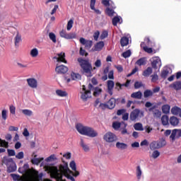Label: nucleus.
<instances>
[{
  "mask_svg": "<svg viewBox=\"0 0 181 181\" xmlns=\"http://www.w3.org/2000/svg\"><path fill=\"white\" fill-rule=\"evenodd\" d=\"M20 42H22V36H21V34L17 33L15 37V45L18 46V45H19Z\"/></svg>",
  "mask_w": 181,
  "mask_h": 181,
  "instance_id": "38",
  "label": "nucleus"
},
{
  "mask_svg": "<svg viewBox=\"0 0 181 181\" xmlns=\"http://www.w3.org/2000/svg\"><path fill=\"white\" fill-rule=\"evenodd\" d=\"M106 14L107 16H110L112 17L114 16V13H115V11H114V10H112V8H107L105 10Z\"/></svg>",
  "mask_w": 181,
  "mask_h": 181,
  "instance_id": "43",
  "label": "nucleus"
},
{
  "mask_svg": "<svg viewBox=\"0 0 181 181\" xmlns=\"http://www.w3.org/2000/svg\"><path fill=\"white\" fill-rule=\"evenodd\" d=\"M122 126L120 128V132L122 135H127L128 134V130L127 129V127H128V124L122 122Z\"/></svg>",
  "mask_w": 181,
  "mask_h": 181,
  "instance_id": "24",
  "label": "nucleus"
},
{
  "mask_svg": "<svg viewBox=\"0 0 181 181\" xmlns=\"http://www.w3.org/2000/svg\"><path fill=\"white\" fill-rule=\"evenodd\" d=\"M146 108H148L149 112H153V115L155 118H160L162 116V112L156 108V105L152 104L151 102H146L145 104Z\"/></svg>",
  "mask_w": 181,
  "mask_h": 181,
  "instance_id": "5",
  "label": "nucleus"
},
{
  "mask_svg": "<svg viewBox=\"0 0 181 181\" xmlns=\"http://www.w3.org/2000/svg\"><path fill=\"white\" fill-rule=\"evenodd\" d=\"M56 94L59 95V97H67V92L62 90H57Z\"/></svg>",
  "mask_w": 181,
  "mask_h": 181,
  "instance_id": "37",
  "label": "nucleus"
},
{
  "mask_svg": "<svg viewBox=\"0 0 181 181\" xmlns=\"http://www.w3.org/2000/svg\"><path fill=\"white\" fill-rule=\"evenodd\" d=\"M8 156H15L16 153L15 150L13 149H7Z\"/></svg>",
  "mask_w": 181,
  "mask_h": 181,
  "instance_id": "61",
  "label": "nucleus"
},
{
  "mask_svg": "<svg viewBox=\"0 0 181 181\" xmlns=\"http://www.w3.org/2000/svg\"><path fill=\"white\" fill-rule=\"evenodd\" d=\"M94 40H98V37H100V31L97 30L93 34Z\"/></svg>",
  "mask_w": 181,
  "mask_h": 181,
  "instance_id": "64",
  "label": "nucleus"
},
{
  "mask_svg": "<svg viewBox=\"0 0 181 181\" xmlns=\"http://www.w3.org/2000/svg\"><path fill=\"white\" fill-rule=\"evenodd\" d=\"M59 36L63 37L64 39H66L67 40H70L71 39H76L77 37V35L76 33H67V31L62 30L59 32Z\"/></svg>",
  "mask_w": 181,
  "mask_h": 181,
  "instance_id": "9",
  "label": "nucleus"
},
{
  "mask_svg": "<svg viewBox=\"0 0 181 181\" xmlns=\"http://www.w3.org/2000/svg\"><path fill=\"white\" fill-rule=\"evenodd\" d=\"M129 43V39L127 37H123L120 40V45L122 47H124L125 46H128V44Z\"/></svg>",
  "mask_w": 181,
  "mask_h": 181,
  "instance_id": "26",
  "label": "nucleus"
},
{
  "mask_svg": "<svg viewBox=\"0 0 181 181\" xmlns=\"http://www.w3.org/2000/svg\"><path fill=\"white\" fill-rule=\"evenodd\" d=\"M71 77L72 80H75V81L81 80V75H80L79 74H76L74 72H72L71 74Z\"/></svg>",
  "mask_w": 181,
  "mask_h": 181,
  "instance_id": "36",
  "label": "nucleus"
},
{
  "mask_svg": "<svg viewBox=\"0 0 181 181\" xmlns=\"http://www.w3.org/2000/svg\"><path fill=\"white\" fill-rule=\"evenodd\" d=\"M159 156H160V152L158 150H154L151 156H150V158H153V159H158Z\"/></svg>",
  "mask_w": 181,
  "mask_h": 181,
  "instance_id": "35",
  "label": "nucleus"
},
{
  "mask_svg": "<svg viewBox=\"0 0 181 181\" xmlns=\"http://www.w3.org/2000/svg\"><path fill=\"white\" fill-rule=\"evenodd\" d=\"M116 148L121 150L127 149L128 148V144L118 141L116 143Z\"/></svg>",
  "mask_w": 181,
  "mask_h": 181,
  "instance_id": "28",
  "label": "nucleus"
},
{
  "mask_svg": "<svg viewBox=\"0 0 181 181\" xmlns=\"http://www.w3.org/2000/svg\"><path fill=\"white\" fill-rule=\"evenodd\" d=\"M136 64L137 66H145L146 64V57H142L139 59L136 62Z\"/></svg>",
  "mask_w": 181,
  "mask_h": 181,
  "instance_id": "29",
  "label": "nucleus"
},
{
  "mask_svg": "<svg viewBox=\"0 0 181 181\" xmlns=\"http://www.w3.org/2000/svg\"><path fill=\"white\" fill-rule=\"evenodd\" d=\"M168 74H169V71L163 70V71H161L160 76L162 77V78H166L168 77Z\"/></svg>",
  "mask_w": 181,
  "mask_h": 181,
  "instance_id": "56",
  "label": "nucleus"
},
{
  "mask_svg": "<svg viewBox=\"0 0 181 181\" xmlns=\"http://www.w3.org/2000/svg\"><path fill=\"white\" fill-rule=\"evenodd\" d=\"M2 163L7 166V172L8 173H12L16 170V163H15L12 158L4 156L2 159Z\"/></svg>",
  "mask_w": 181,
  "mask_h": 181,
  "instance_id": "4",
  "label": "nucleus"
},
{
  "mask_svg": "<svg viewBox=\"0 0 181 181\" xmlns=\"http://www.w3.org/2000/svg\"><path fill=\"white\" fill-rule=\"evenodd\" d=\"M142 86H143L142 82L136 81L134 83V88H141Z\"/></svg>",
  "mask_w": 181,
  "mask_h": 181,
  "instance_id": "63",
  "label": "nucleus"
},
{
  "mask_svg": "<svg viewBox=\"0 0 181 181\" xmlns=\"http://www.w3.org/2000/svg\"><path fill=\"white\" fill-rule=\"evenodd\" d=\"M145 112L143 110L139 109H134L129 115V118L132 121L136 122V121H139L141 118H143Z\"/></svg>",
  "mask_w": 181,
  "mask_h": 181,
  "instance_id": "6",
  "label": "nucleus"
},
{
  "mask_svg": "<svg viewBox=\"0 0 181 181\" xmlns=\"http://www.w3.org/2000/svg\"><path fill=\"white\" fill-rule=\"evenodd\" d=\"M103 139L104 141H105V142L111 144L112 142H115L118 139V138L114 133L108 132L104 135Z\"/></svg>",
  "mask_w": 181,
  "mask_h": 181,
  "instance_id": "8",
  "label": "nucleus"
},
{
  "mask_svg": "<svg viewBox=\"0 0 181 181\" xmlns=\"http://www.w3.org/2000/svg\"><path fill=\"white\" fill-rule=\"evenodd\" d=\"M55 71L58 74H66L69 71V68L64 65H60L55 68Z\"/></svg>",
  "mask_w": 181,
  "mask_h": 181,
  "instance_id": "13",
  "label": "nucleus"
},
{
  "mask_svg": "<svg viewBox=\"0 0 181 181\" xmlns=\"http://www.w3.org/2000/svg\"><path fill=\"white\" fill-rule=\"evenodd\" d=\"M49 37L50 40L53 42V43H56L57 40H56V35L53 33H49Z\"/></svg>",
  "mask_w": 181,
  "mask_h": 181,
  "instance_id": "49",
  "label": "nucleus"
},
{
  "mask_svg": "<svg viewBox=\"0 0 181 181\" xmlns=\"http://www.w3.org/2000/svg\"><path fill=\"white\" fill-rule=\"evenodd\" d=\"M170 88H173L176 91L181 90V81H177L170 85Z\"/></svg>",
  "mask_w": 181,
  "mask_h": 181,
  "instance_id": "19",
  "label": "nucleus"
},
{
  "mask_svg": "<svg viewBox=\"0 0 181 181\" xmlns=\"http://www.w3.org/2000/svg\"><path fill=\"white\" fill-rule=\"evenodd\" d=\"M1 118L4 121H6V119H8V110H3L1 111Z\"/></svg>",
  "mask_w": 181,
  "mask_h": 181,
  "instance_id": "46",
  "label": "nucleus"
},
{
  "mask_svg": "<svg viewBox=\"0 0 181 181\" xmlns=\"http://www.w3.org/2000/svg\"><path fill=\"white\" fill-rule=\"evenodd\" d=\"M136 174L137 179L139 180L142 176V170H141V166L139 165L136 167Z\"/></svg>",
  "mask_w": 181,
  "mask_h": 181,
  "instance_id": "39",
  "label": "nucleus"
},
{
  "mask_svg": "<svg viewBox=\"0 0 181 181\" xmlns=\"http://www.w3.org/2000/svg\"><path fill=\"white\" fill-rule=\"evenodd\" d=\"M83 90L85 91L84 93H81V98L83 101H87L88 98V94H91V90L90 89L88 90H86V86H83Z\"/></svg>",
  "mask_w": 181,
  "mask_h": 181,
  "instance_id": "18",
  "label": "nucleus"
},
{
  "mask_svg": "<svg viewBox=\"0 0 181 181\" xmlns=\"http://www.w3.org/2000/svg\"><path fill=\"white\" fill-rule=\"evenodd\" d=\"M143 50H144V52H146V53H153V49L151 47H143Z\"/></svg>",
  "mask_w": 181,
  "mask_h": 181,
  "instance_id": "57",
  "label": "nucleus"
},
{
  "mask_svg": "<svg viewBox=\"0 0 181 181\" xmlns=\"http://www.w3.org/2000/svg\"><path fill=\"white\" fill-rule=\"evenodd\" d=\"M120 21H121V19L119 18V17H118V16L114 17L112 21V23L113 26H117V25L118 23H119Z\"/></svg>",
  "mask_w": 181,
  "mask_h": 181,
  "instance_id": "47",
  "label": "nucleus"
},
{
  "mask_svg": "<svg viewBox=\"0 0 181 181\" xmlns=\"http://www.w3.org/2000/svg\"><path fill=\"white\" fill-rule=\"evenodd\" d=\"M131 50L128 49L127 51H125L124 52H123L122 54V57H124V59H127V57H131Z\"/></svg>",
  "mask_w": 181,
  "mask_h": 181,
  "instance_id": "51",
  "label": "nucleus"
},
{
  "mask_svg": "<svg viewBox=\"0 0 181 181\" xmlns=\"http://www.w3.org/2000/svg\"><path fill=\"white\" fill-rule=\"evenodd\" d=\"M54 169L56 170L55 176L58 181H63V176H65V177H67L71 181H76L74 177L70 175V173H73V171L69 168V164L67 163L64 162V165H59L60 173H59L57 167H54Z\"/></svg>",
  "mask_w": 181,
  "mask_h": 181,
  "instance_id": "1",
  "label": "nucleus"
},
{
  "mask_svg": "<svg viewBox=\"0 0 181 181\" xmlns=\"http://www.w3.org/2000/svg\"><path fill=\"white\" fill-rule=\"evenodd\" d=\"M94 47L95 52H101V50H103V47H104V42L100 41L99 42L96 43Z\"/></svg>",
  "mask_w": 181,
  "mask_h": 181,
  "instance_id": "23",
  "label": "nucleus"
},
{
  "mask_svg": "<svg viewBox=\"0 0 181 181\" xmlns=\"http://www.w3.org/2000/svg\"><path fill=\"white\" fill-rule=\"evenodd\" d=\"M9 110L11 114H12L13 115H15V114L16 113V107H15V106L13 105H11L9 107Z\"/></svg>",
  "mask_w": 181,
  "mask_h": 181,
  "instance_id": "58",
  "label": "nucleus"
},
{
  "mask_svg": "<svg viewBox=\"0 0 181 181\" xmlns=\"http://www.w3.org/2000/svg\"><path fill=\"white\" fill-rule=\"evenodd\" d=\"M69 166L71 168V169H72V170L76 171V169H77V167L76 166V162H74V160H72Z\"/></svg>",
  "mask_w": 181,
  "mask_h": 181,
  "instance_id": "60",
  "label": "nucleus"
},
{
  "mask_svg": "<svg viewBox=\"0 0 181 181\" xmlns=\"http://www.w3.org/2000/svg\"><path fill=\"white\" fill-rule=\"evenodd\" d=\"M22 112L23 114H24V115H27L28 117H30L33 114V112H32V110L28 109L23 110Z\"/></svg>",
  "mask_w": 181,
  "mask_h": 181,
  "instance_id": "50",
  "label": "nucleus"
},
{
  "mask_svg": "<svg viewBox=\"0 0 181 181\" xmlns=\"http://www.w3.org/2000/svg\"><path fill=\"white\" fill-rule=\"evenodd\" d=\"M38 54H39V51L36 48H33L30 51V56L32 57H37Z\"/></svg>",
  "mask_w": 181,
  "mask_h": 181,
  "instance_id": "45",
  "label": "nucleus"
},
{
  "mask_svg": "<svg viewBox=\"0 0 181 181\" xmlns=\"http://www.w3.org/2000/svg\"><path fill=\"white\" fill-rule=\"evenodd\" d=\"M159 63H160V59H159V57H155L152 58L151 66L153 69H158V64H159Z\"/></svg>",
  "mask_w": 181,
  "mask_h": 181,
  "instance_id": "20",
  "label": "nucleus"
},
{
  "mask_svg": "<svg viewBox=\"0 0 181 181\" xmlns=\"http://www.w3.org/2000/svg\"><path fill=\"white\" fill-rule=\"evenodd\" d=\"M122 87H124L123 83H120L119 82H117L115 83V90L119 91V90H122Z\"/></svg>",
  "mask_w": 181,
  "mask_h": 181,
  "instance_id": "52",
  "label": "nucleus"
},
{
  "mask_svg": "<svg viewBox=\"0 0 181 181\" xmlns=\"http://www.w3.org/2000/svg\"><path fill=\"white\" fill-rule=\"evenodd\" d=\"M74 23V21H73V19H70L67 23L66 30H71V28H73Z\"/></svg>",
  "mask_w": 181,
  "mask_h": 181,
  "instance_id": "48",
  "label": "nucleus"
},
{
  "mask_svg": "<svg viewBox=\"0 0 181 181\" xmlns=\"http://www.w3.org/2000/svg\"><path fill=\"white\" fill-rule=\"evenodd\" d=\"M80 145L81 148L83 149L84 152H90V146L84 143V140L83 139H81Z\"/></svg>",
  "mask_w": 181,
  "mask_h": 181,
  "instance_id": "25",
  "label": "nucleus"
},
{
  "mask_svg": "<svg viewBox=\"0 0 181 181\" xmlns=\"http://www.w3.org/2000/svg\"><path fill=\"white\" fill-rule=\"evenodd\" d=\"M76 129L81 134V135H85L86 136H89V138H95V136H98V133L97 131L94 130L93 127L84 126L81 123L76 124Z\"/></svg>",
  "mask_w": 181,
  "mask_h": 181,
  "instance_id": "2",
  "label": "nucleus"
},
{
  "mask_svg": "<svg viewBox=\"0 0 181 181\" xmlns=\"http://www.w3.org/2000/svg\"><path fill=\"white\" fill-rule=\"evenodd\" d=\"M162 112L163 114H169V112H170V105H163L162 106Z\"/></svg>",
  "mask_w": 181,
  "mask_h": 181,
  "instance_id": "32",
  "label": "nucleus"
},
{
  "mask_svg": "<svg viewBox=\"0 0 181 181\" xmlns=\"http://www.w3.org/2000/svg\"><path fill=\"white\" fill-rule=\"evenodd\" d=\"M79 54H80V56H85L86 57H87V56H88V53L86 52V49H83V47L80 48Z\"/></svg>",
  "mask_w": 181,
  "mask_h": 181,
  "instance_id": "55",
  "label": "nucleus"
},
{
  "mask_svg": "<svg viewBox=\"0 0 181 181\" xmlns=\"http://www.w3.org/2000/svg\"><path fill=\"white\" fill-rule=\"evenodd\" d=\"M169 122L173 127H177L179 125L180 120L177 117L173 116L170 118Z\"/></svg>",
  "mask_w": 181,
  "mask_h": 181,
  "instance_id": "21",
  "label": "nucleus"
},
{
  "mask_svg": "<svg viewBox=\"0 0 181 181\" xmlns=\"http://www.w3.org/2000/svg\"><path fill=\"white\" fill-rule=\"evenodd\" d=\"M24 153L23 151L19 152L16 156V159H23Z\"/></svg>",
  "mask_w": 181,
  "mask_h": 181,
  "instance_id": "62",
  "label": "nucleus"
},
{
  "mask_svg": "<svg viewBox=\"0 0 181 181\" xmlns=\"http://www.w3.org/2000/svg\"><path fill=\"white\" fill-rule=\"evenodd\" d=\"M79 42L81 45H85V47L86 49H91V47L93 46V41L86 40V39H84V37H81L79 40Z\"/></svg>",
  "mask_w": 181,
  "mask_h": 181,
  "instance_id": "15",
  "label": "nucleus"
},
{
  "mask_svg": "<svg viewBox=\"0 0 181 181\" xmlns=\"http://www.w3.org/2000/svg\"><path fill=\"white\" fill-rule=\"evenodd\" d=\"M57 158H56V156L54 154H52L48 158L45 159L46 162H52V160H56Z\"/></svg>",
  "mask_w": 181,
  "mask_h": 181,
  "instance_id": "54",
  "label": "nucleus"
},
{
  "mask_svg": "<svg viewBox=\"0 0 181 181\" xmlns=\"http://www.w3.org/2000/svg\"><path fill=\"white\" fill-rule=\"evenodd\" d=\"M122 125H124V124H122V122H113L112 127L113 129H115V131H118V129H119V128H121Z\"/></svg>",
  "mask_w": 181,
  "mask_h": 181,
  "instance_id": "27",
  "label": "nucleus"
},
{
  "mask_svg": "<svg viewBox=\"0 0 181 181\" xmlns=\"http://www.w3.org/2000/svg\"><path fill=\"white\" fill-rule=\"evenodd\" d=\"M0 146H1V148H9V143L0 138Z\"/></svg>",
  "mask_w": 181,
  "mask_h": 181,
  "instance_id": "41",
  "label": "nucleus"
},
{
  "mask_svg": "<svg viewBox=\"0 0 181 181\" xmlns=\"http://www.w3.org/2000/svg\"><path fill=\"white\" fill-rule=\"evenodd\" d=\"M114 86H115L114 81L109 80L107 81V93L110 95H112L114 94L112 92L114 90Z\"/></svg>",
  "mask_w": 181,
  "mask_h": 181,
  "instance_id": "14",
  "label": "nucleus"
},
{
  "mask_svg": "<svg viewBox=\"0 0 181 181\" xmlns=\"http://www.w3.org/2000/svg\"><path fill=\"white\" fill-rule=\"evenodd\" d=\"M88 87V90H90V91H93L94 97H98V95H100L101 93H103V89H101V88H94V86L91 83H89Z\"/></svg>",
  "mask_w": 181,
  "mask_h": 181,
  "instance_id": "10",
  "label": "nucleus"
},
{
  "mask_svg": "<svg viewBox=\"0 0 181 181\" xmlns=\"http://www.w3.org/2000/svg\"><path fill=\"white\" fill-rule=\"evenodd\" d=\"M176 135H177V138H180L181 129H174L172 131V134L170 136V139H171L172 142H175V141H176Z\"/></svg>",
  "mask_w": 181,
  "mask_h": 181,
  "instance_id": "11",
  "label": "nucleus"
},
{
  "mask_svg": "<svg viewBox=\"0 0 181 181\" xmlns=\"http://www.w3.org/2000/svg\"><path fill=\"white\" fill-rule=\"evenodd\" d=\"M134 128L136 131H144V126H142L141 123L134 124Z\"/></svg>",
  "mask_w": 181,
  "mask_h": 181,
  "instance_id": "40",
  "label": "nucleus"
},
{
  "mask_svg": "<svg viewBox=\"0 0 181 181\" xmlns=\"http://www.w3.org/2000/svg\"><path fill=\"white\" fill-rule=\"evenodd\" d=\"M27 83L31 88H37V81L33 78L27 79Z\"/></svg>",
  "mask_w": 181,
  "mask_h": 181,
  "instance_id": "17",
  "label": "nucleus"
},
{
  "mask_svg": "<svg viewBox=\"0 0 181 181\" xmlns=\"http://www.w3.org/2000/svg\"><path fill=\"white\" fill-rule=\"evenodd\" d=\"M166 146V140L165 139H161L160 141H153L150 144V149L151 151H156V149H160Z\"/></svg>",
  "mask_w": 181,
  "mask_h": 181,
  "instance_id": "7",
  "label": "nucleus"
},
{
  "mask_svg": "<svg viewBox=\"0 0 181 181\" xmlns=\"http://www.w3.org/2000/svg\"><path fill=\"white\" fill-rule=\"evenodd\" d=\"M42 160H45V158H37V155H35L34 158L31 159V163H33V165H39V163H40Z\"/></svg>",
  "mask_w": 181,
  "mask_h": 181,
  "instance_id": "22",
  "label": "nucleus"
},
{
  "mask_svg": "<svg viewBox=\"0 0 181 181\" xmlns=\"http://www.w3.org/2000/svg\"><path fill=\"white\" fill-rule=\"evenodd\" d=\"M159 80V77L158 76V74H154L151 76V82L152 83H156Z\"/></svg>",
  "mask_w": 181,
  "mask_h": 181,
  "instance_id": "59",
  "label": "nucleus"
},
{
  "mask_svg": "<svg viewBox=\"0 0 181 181\" xmlns=\"http://www.w3.org/2000/svg\"><path fill=\"white\" fill-rule=\"evenodd\" d=\"M11 177L13 178V180L14 181H21L22 177L18 174H11Z\"/></svg>",
  "mask_w": 181,
  "mask_h": 181,
  "instance_id": "44",
  "label": "nucleus"
},
{
  "mask_svg": "<svg viewBox=\"0 0 181 181\" xmlns=\"http://www.w3.org/2000/svg\"><path fill=\"white\" fill-rule=\"evenodd\" d=\"M58 57H54V59H56L57 62L62 63H67V61L66 60V54L64 52H60L57 54Z\"/></svg>",
  "mask_w": 181,
  "mask_h": 181,
  "instance_id": "16",
  "label": "nucleus"
},
{
  "mask_svg": "<svg viewBox=\"0 0 181 181\" xmlns=\"http://www.w3.org/2000/svg\"><path fill=\"white\" fill-rule=\"evenodd\" d=\"M101 40H104L106 37H108V31L104 30L102 32L100 36Z\"/></svg>",
  "mask_w": 181,
  "mask_h": 181,
  "instance_id": "53",
  "label": "nucleus"
},
{
  "mask_svg": "<svg viewBox=\"0 0 181 181\" xmlns=\"http://www.w3.org/2000/svg\"><path fill=\"white\" fill-rule=\"evenodd\" d=\"M152 74V69L151 67H148L146 70L143 71V76L144 77H149Z\"/></svg>",
  "mask_w": 181,
  "mask_h": 181,
  "instance_id": "33",
  "label": "nucleus"
},
{
  "mask_svg": "<svg viewBox=\"0 0 181 181\" xmlns=\"http://www.w3.org/2000/svg\"><path fill=\"white\" fill-rule=\"evenodd\" d=\"M180 111H181V108L177 106L173 107L171 109V112L173 115H178V114L180 115Z\"/></svg>",
  "mask_w": 181,
  "mask_h": 181,
  "instance_id": "31",
  "label": "nucleus"
},
{
  "mask_svg": "<svg viewBox=\"0 0 181 181\" xmlns=\"http://www.w3.org/2000/svg\"><path fill=\"white\" fill-rule=\"evenodd\" d=\"M144 98H148V97H152L153 95V92L151 90H146L144 93Z\"/></svg>",
  "mask_w": 181,
  "mask_h": 181,
  "instance_id": "42",
  "label": "nucleus"
},
{
  "mask_svg": "<svg viewBox=\"0 0 181 181\" xmlns=\"http://www.w3.org/2000/svg\"><path fill=\"white\" fill-rule=\"evenodd\" d=\"M132 98H136L137 100H141L142 98V92L137 91L132 93Z\"/></svg>",
  "mask_w": 181,
  "mask_h": 181,
  "instance_id": "30",
  "label": "nucleus"
},
{
  "mask_svg": "<svg viewBox=\"0 0 181 181\" xmlns=\"http://www.w3.org/2000/svg\"><path fill=\"white\" fill-rule=\"evenodd\" d=\"M121 100L120 98L115 99L114 98H111L107 102V108L108 110H114L115 108V104L118 103Z\"/></svg>",
  "mask_w": 181,
  "mask_h": 181,
  "instance_id": "12",
  "label": "nucleus"
},
{
  "mask_svg": "<svg viewBox=\"0 0 181 181\" xmlns=\"http://www.w3.org/2000/svg\"><path fill=\"white\" fill-rule=\"evenodd\" d=\"M77 61L81 66L82 74H84L86 77H93V72H91L93 71V66L90 63V60L79 57Z\"/></svg>",
  "mask_w": 181,
  "mask_h": 181,
  "instance_id": "3",
  "label": "nucleus"
},
{
  "mask_svg": "<svg viewBox=\"0 0 181 181\" xmlns=\"http://www.w3.org/2000/svg\"><path fill=\"white\" fill-rule=\"evenodd\" d=\"M161 122L163 125H168L169 124V117L168 115H163Z\"/></svg>",
  "mask_w": 181,
  "mask_h": 181,
  "instance_id": "34",
  "label": "nucleus"
}]
</instances>
